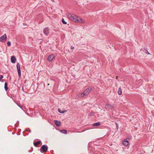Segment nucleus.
Listing matches in <instances>:
<instances>
[{"instance_id": "6", "label": "nucleus", "mask_w": 154, "mask_h": 154, "mask_svg": "<svg viewBox=\"0 0 154 154\" xmlns=\"http://www.w3.org/2000/svg\"><path fill=\"white\" fill-rule=\"evenodd\" d=\"M6 39L7 35L6 34H5L4 35L0 37V41L1 42H3L4 40L6 41Z\"/></svg>"}, {"instance_id": "24", "label": "nucleus", "mask_w": 154, "mask_h": 154, "mask_svg": "<svg viewBox=\"0 0 154 154\" xmlns=\"http://www.w3.org/2000/svg\"><path fill=\"white\" fill-rule=\"evenodd\" d=\"M3 76L2 75H0V79H2L3 78ZM1 81L0 80V81Z\"/></svg>"}, {"instance_id": "7", "label": "nucleus", "mask_w": 154, "mask_h": 154, "mask_svg": "<svg viewBox=\"0 0 154 154\" xmlns=\"http://www.w3.org/2000/svg\"><path fill=\"white\" fill-rule=\"evenodd\" d=\"M91 90V88H87L83 92L86 95H87L90 92Z\"/></svg>"}, {"instance_id": "23", "label": "nucleus", "mask_w": 154, "mask_h": 154, "mask_svg": "<svg viewBox=\"0 0 154 154\" xmlns=\"http://www.w3.org/2000/svg\"><path fill=\"white\" fill-rule=\"evenodd\" d=\"M94 113L93 112H91V113L90 115V116H92L94 115Z\"/></svg>"}, {"instance_id": "27", "label": "nucleus", "mask_w": 154, "mask_h": 154, "mask_svg": "<svg viewBox=\"0 0 154 154\" xmlns=\"http://www.w3.org/2000/svg\"><path fill=\"white\" fill-rule=\"evenodd\" d=\"M51 1H52V2H54V0H51Z\"/></svg>"}, {"instance_id": "11", "label": "nucleus", "mask_w": 154, "mask_h": 154, "mask_svg": "<svg viewBox=\"0 0 154 154\" xmlns=\"http://www.w3.org/2000/svg\"><path fill=\"white\" fill-rule=\"evenodd\" d=\"M41 141H38L37 142L34 143V145L35 146L37 147L38 145L40 143Z\"/></svg>"}, {"instance_id": "18", "label": "nucleus", "mask_w": 154, "mask_h": 154, "mask_svg": "<svg viewBox=\"0 0 154 154\" xmlns=\"http://www.w3.org/2000/svg\"><path fill=\"white\" fill-rule=\"evenodd\" d=\"M144 50L145 51V52L146 54H147L148 55L150 54V53L147 50V48H144Z\"/></svg>"}, {"instance_id": "16", "label": "nucleus", "mask_w": 154, "mask_h": 154, "mask_svg": "<svg viewBox=\"0 0 154 154\" xmlns=\"http://www.w3.org/2000/svg\"><path fill=\"white\" fill-rule=\"evenodd\" d=\"M58 111L60 113H64L65 112H66V110H63V111H61L60 109L59 108L58 109Z\"/></svg>"}, {"instance_id": "12", "label": "nucleus", "mask_w": 154, "mask_h": 154, "mask_svg": "<svg viewBox=\"0 0 154 154\" xmlns=\"http://www.w3.org/2000/svg\"><path fill=\"white\" fill-rule=\"evenodd\" d=\"M123 143L125 146H127L128 145L129 142L127 140H125L123 141Z\"/></svg>"}, {"instance_id": "10", "label": "nucleus", "mask_w": 154, "mask_h": 154, "mask_svg": "<svg viewBox=\"0 0 154 154\" xmlns=\"http://www.w3.org/2000/svg\"><path fill=\"white\" fill-rule=\"evenodd\" d=\"M54 122L57 126L59 127L60 126L61 123L60 121L55 120L54 121Z\"/></svg>"}, {"instance_id": "3", "label": "nucleus", "mask_w": 154, "mask_h": 154, "mask_svg": "<svg viewBox=\"0 0 154 154\" xmlns=\"http://www.w3.org/2000/svg\"><path fill=\"white\" fill-rule=\"evenodd\" d=\"M113 105L109 104H106L105 106V109L108 110L112 109L113 108Z\"/></svg>"}, {"instance_id": "9", "label": "nucleus", "mask_w": 154, "mask_h": 154, "mask_svg": "<svg viewBox=\"0 0 154 154\" xmlns=\"http://www.w3.org/2000/svg\"><path fill=\"white\" fill-rule=\"evenodd\" d=\"M16 59L14 56H12L11 58V61L12 63H14L16 62Z\"/></svg>"}, {"instance_id": "1", "label": "nucleus", "mask_w": 154, "mask_h": 154, "mask_svg": "<svg viewBox=\"0 0 154 154\" xmlns=\"http://www.w3.org/2000/svg\"><path fill=\"white\" fill-rule=\"evenodd\" d=\"M66 15L69 20L74 22L81 23H84L85 22L84 20L74 14L68 13Z\"/></svg>"}, {"instance_id": "8", "label": "nucleus", "mask_w": 154, "mask_h": 154, "mask_svg": "<svg viewBox=\"0 0 154 154\" xmlns=\"http://www.w3.org/2000/svg\"><path fill=\"white\" fill-rule=\"evenodd\" d=\"M54 57L55 56L54 54H52L51 55L48 56V60L49 61H51L53 60Z\"/></svg>"}, {"instance_id": "13", "label": "nucleus", "mask_w": 154, "mask_h": 154, "mask_svg": "<svg viewBox=\"0 0 154 154\" xmlns=\"http://www.w3.org/2000/svg\"><path fill=\"white\" fill-rule=\"evenodd\" d=\"M118 94L119 95H121L122 94V89L120 87L119 88L118 91Z\"/></svg>"}, {"instance_id": "17", "label": "nucleus", "mask_w": 154, "mask_h": 154, "mask_svg": "<svg viewBox=\"0 0 154 154\" xmlns=\"http://www.w3.org/2000/svg\"><path fill=\"white\" fill-rule=\"evenodd\" d=\"M60 132L64 134H67V131L65 129H63L61 130Z\"/></svg>"}, {"instance_id": "15", "label": "nucleus", "mask_w": 154, "mask_h": 154, "mask_svg": "<svg viewBox=\"0 0 154 154\" xmlns=\"http://www.w3.org/2000/svg\"><path fill=\"white\" fill-rule=\"evenodd\" d=\"M8 84L7 82H5V84L4 88L6 91H7L8 89L7 87Z\"/></svg>"}, {"instance_id": "25", "label": "nucleus", "mask_w": 154, "mask_h": 154, "mask_svg": "<svg viewBox=\"0 0 154 154\" xmlns=\"http://www.w3.org/2000/svg\"><path fill=\"white\" fill-rule=\"evenodd\" d=\"M74 48V47H72V46L71 47V49H73Z\"/></svg>"}, {"instance_id": "26", "label": "nucleus", "mask_w": 154, "mask_h": 154, "mask_svg": "<svg viewBox=\"0 0 154 154\" xmlns=\"http://www.w3.org/2000/svg\"><path fill=\"white\" fill-rule=\"evenodd\" d=\"M140 51H143L144 52V51H143V49H140Z\"/></svg>"}, {"instance_id": "2", "label": "nucleus", "mask_w": 154, "mask_h": 154, "mask_svg": "<svg viewBox=\"0 0 154 154\" xmlns=\"http://www.w3.org/2000/svg\"><path fill=\"white\" fill-rule=\"evenodd\" d=\"M48 149V146L46 145H44L41 146L40 149V151L42 153L45 152L47 151Z\"/></svg>"}, {"instance_id": "21", "label": "nucleus", "mask_w": 154, "mask_h": 154, "mask_svg": "<svg viewBox=\"0 0 154 154\" xmlns=\"http://www.w3.org/2000/svg\"><path fill=\"white\" fill-rule=\"evenodd\" d=\"M17 105L20 108H21L22 110H23V109H22L23 107V106L21 105H19L18 103H17Z\"/></svg>"}, {"instance_id": "14", "label": "nucleus", "mask_w": 154, "mask_h": 154, "mask_svg": "<svg viewBox=\"0 0 154 154\" xmlns=\"http://www.w3.org/2000/svg\"><path fill=\"white\" fill-rule=\"evenodd\" d=\"M100 125V123L99 122L95 123L93 124V126H99Z\"/></svg>"}, {"instance_id": "4", "label": "nucleus", "mask_w": 154, "mask_h": 154, "mask_svg": "<svg viewBox=\"0 0 154 154\" xmlns=\"http://www.w3.org/2000/svg\"><path fill=\"white\" fill-rule=\"evenodd\" d=\"M44 33L46 35H48L49 32V29L48 27H45L43 30Z\"/></svg>"}, {"instance_id": "19", "label": "nucleus", "mask_w": 154, "mask_h": 154, "mask_svg": "<svg viewBox=\"0 0 154 154\" xmlns=\"http://www.w3.org/2000/svg\"><path fill=\"white\" fill-rule=\"evenodd\" d=\"M7 45L8 46H10L11 45V42L9 41H8L7 43Z\"/></svg>"}, {"instance_id": "5", "label": "nucleus", "mask_w": 154, "mask_h": 154, "mask_svg": "<svg viewBox=\"0 0 154 154\" xmlns=\"http://www.w3.org/2000/svg\"><path fill=\"white\" fill-rule=\"evenodd\" d=\"M17 72L18 73V75L19 77L21 76V71H20V65L19 63H17Z\"/></svg>"}, {"instance_id": "20", "label": "nucleus", "mask_w": 154, "mask_h": 154, "mask_svg": "<svg viewBox=\"0 0 154 154\" xmlns=\"http://www.w3.org/2000/svg\"><path fill=\"white\" fill-rule=\"evenodd\" d=\"M62 23L64 24H66L67 23L65 21L64 19H63L62 20Z\"/></svg>"}, {"instance_id": "22", "label": "nucleus", "mask_w": 154, "mask_h": 154, "mask_svg": "<svg viewBox=\"0 0 154 154\" xmlns=\"http://www.w3.org/2000/svg\"><path fill=\"white\" fill-rule=\"evenodd\" d=\"M86 95L85 94V93L84 92H83V93H82L81 94V97H83L84 95Z\"/></svg>"}]
</instances>
